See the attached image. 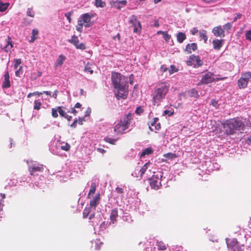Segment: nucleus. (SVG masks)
I'll return each instance as SVG.
<instances>
[{"label": "nucleus", "instance_id": "5fc2aeb1", "mask_svg": "<svg viewBox=\"0 0 251 251\" xmlns=\"http://www.w3.org/2000/svg\"><path fill=\"white\" fill-rule=\"evenodd\" d=\"M242 17V14L239 13H236L235 14V17L233 19V22H236L238 19H239L241 18Z\"/></svg>", "mask_w": 251, "mask_h": 251}, {"label": "nucleus", "instance_id": "c756f323", "mask_svg": "<svg viewBox=\"0 0 251 251\" xmlns=\"http://www.w3.org/2000/svg\"><path fill=\"white\" fill-rule=\"evenodd\" d=\"M38 34V30L37 29H34L32 30V36L30 42H33L36 39H37L36 36Z\"/></svg>", "mask_w": 251, "mask_h": 251}, {"label": "nucleus", "instance_id": "ddd939ff", "mask_svg": "<svg viewBox=\"0 0 251 251\" xmlns=\"http://www.w3.org/2000/svg\"><path fill=\"white\" fill-rule=\"evenodd\" d=\"M212 33L216 37H224L225 36L224 30L221 25L215 27L212 30Z\"/></svg>", "mask_w": 251, "mask_h": 251}, {"label": "nucleus", "instance_id": "bf43d9fd", "mask_svg": "<svg viewBox=\"0 0 251 251\" xmlns=\"http://www.w3.org/2000/svg\"><path fill=\"white\" fill-rule=\"evenodd\" d=\"M211 104L215 107L216 108H218V101H216V100H212L211 101Z\"/></svg>", "mask_w": 251, "mask_h": 251}, {"label": "nucleus", "instance_id": "a19ab883", "mask_svg": "<svg viewBox=\"0 0 251 251\" xmlns=\"http://www.w3.org/2000/svg\"><path fill=\"white\" fill-rule=\"evenodd\" d=\"M57 112H58V107H57L56 108H53L51 109V115L53 118H56L58 117V115Z\"/></svg>", "mask_w": 251, "mask_h": 251}, {"label": "nucleus", "instance_id": "e2e57ef3", "mask_svg": "<svg viewBox=\"0 0 251 251\" xmlns=\"http://www.w3.org/2000/svg\"><path fill=\"white\" fill-rule=\"evenodd\" d=\"M77 123V119H75L74 122L70 125L71 127L75 128L76 126Z\"/></svg>", "mask_w": 251, "mask_h": 251}, {"label": "nucleus", "instance_id": "4c0bfd02", "mask_svg": "<svg viewBox=\"0 0 251 251\" xmlns=\"http://www.w3.org/2000/svg\"><path fill=\"white\" fill-rule=\"evenodd\" d=\"M8 5H9V3H2L0 1V11H1V12L4 11L7 8Z\"/></svg>", "mask_w": 251, "mask_h": 251}, {"label": "nucleus", "instance_id": "f3484780", "mask_svg": "<svg viewBox=\"0 0 251 251\" xmlns=\"http://www.w3.org/2000/svg\"><path fill=\"white\" fill-rule=\"evenodd\" d=\"M91 19V17L90 16V14L89 13H85L81 15L79 18L78 20L81 21L83 24L86 23L85 26L88 27L89 26V23L90 22Z\"/></svg>", "mask_w": 251, "mask_h": 251}, {"label": "nucleus", "instance_id": "4be33fe9", "mask_svg": "<svg viewBox=\"0 0 251 251\" xmlns=\"http://www.w3.org/2000/svg\"><path fill=\"white\" fill-rule=\"evenodd\" d=\"M158 34H161L165 41L167 43L169 42L171 36L167 32L159 31H158Z\"/></svg>", "mask_w": 251, "mask_h": 251}, {"label": "nucleus", "instance_id": "2eb2a0df", "mask_svg": "<svg viewBox=\"0 0 251 251\" xmlns=\"http://www.w3.org/2000/svg\"><path fill=\"white\" fill-rule=\"evenodd\" d=\"M133 115L132 113H129L126 115L123 118V120L120 121L123 124L126 126L128 128L131 124V120L133 119Z\"/></svg>", "mask_w": 251, "mask_h": 251}, {"label": "nucleus", "instance_id": "052dcab7", "mask_svg": "<svg viewBox=\"0 0 251 251\" xmlns=\"http://www.w3.org/2000/svg\"><path fill=\"white\" fill-rule=\"evenodd\" d=\"M115 191L118 194H123L124 193L123 189L119 187L116 188Z\"/></svg>", "mask_w": 251, "mask_h": 251}, {"label": "nucleus", "instance_id": "58836bf2", "mask_svg": "<svg viewBox=\"0 0 251 251\" xmlns=\"http://www.w3.org/2000/svg\"><path fill=\"white\" fill-rule=\"evenodd\" d=\"M232 26V24L230 23H227L225 25H224L222 28L224 29L225 32V31H227L229 30H230Z\"/></svg>", "mask_w": 251, "mask_h": 251}, {"label": "nucleus", "instance_id": "0e129e2a", "mask_svg": "<svg viewBox=\"0 0 251 251\" xmlns=\"http://www.w3.org/2000/svg\"><path fill=\"white\" fill-rule=\"evenodd\" d=\"M68 112H71L73 113L75 115H76V114L78 113V111L75 109V108L73 107L72 108L71 111H68Z\"/></svg>", "mask_w": 251, "mask_h": 251}, {"label": "nucleus", "instance_id": "de8ad7c7", "mask_svg": "<svg viewBox=\"0 0 251 251\" xmlns=\"http://www.w3.org/2000/svg\"><path fill=\"white\" fill-rule=\"evenodd\" d=\"M166 249V246L161 242L158 243V250H165Z\"/></svg>", "mask_w": 251, "mask_h": 251}, {"label": "nucleus", "instance_id": "f257e3e1", "mask_svg": "<svg viewBox=\"0 0 251 251\" xmlns=\"http://www.w3.org/2000/svg\"><path fill=\"white\" fill-rule=\"evenodd\" d=\"M112 84L117 92L115 95L118 100H125L128 95V81L126 77L122 75L121 74L112 72L111 75Z\"/></svg>", "mask_w": 251, "mask_h": 251}, {"label": "nucleus", "instance_id": "6ab92c4d", "mask_svg": "<svg viewBox=\"0 0 251 251\" xmlns=\"http://www.w3.org/2000/svg\"><path fill=\"white\" fill-rule=\"evenodd\" d=\"M224 42V40L215 39L213 41L212 43L213 48L216 50H219L223 46Z\"/></svg>", "mask_w": 251, "mask_h": 251}, {"label": "nucleus", "instance_id": "f8f14e48", "mask_svg": "<svg viewBox=\"0 0 251 251\" xmlns=\"http://www.w3.org/2000/svg\"><path fill=\"white\" fill-rule=\"evenodd\" d=\"M100 194L98 193L95 195L93 199L90 201L89 203L90 207L93 208L94 209H96V207L100 203Z\"/></svg>", "mask_w": 251, "mask_h": 251}, {"label": "nucleus", "instance_id": "864d4df0", "mask_svg": "<svg viewBox=\"0 0 251 251\" xmlns=\"http://www.w3.org/2000/svg\"><path fill=\"white\" fill-rule=\"evenodd\" d=\"M73 13V11L69 12L65 14V16L67 18V20H68L69 22L70 23H71L72 19L71 18V14Z\"/></svg>", "mask_w": 251, "mask_h": 251}, {"label": "nucleus", "instance_id": "412c9836", "mask_svg": "<svg viewBox=\"0 0 251 251\" xmlns=\"http://www.w3.org/2000/svg\"><path fill=\"white\" fill-rule=\"evenodd\" d=\"M177 41L179 43H182L186 38V34L183 32H178L176 35Z\"/></svg>", "mask_w": 251, "mask_h": 251}, {"label": "nucleus", "instance_id": "39448f33", "mask_svg": "<svg viewBox=\"0 0 251 251\" xmlns=\"http://www.w3.org/2000/svg\"><path fill=\"white\" fill-rule=\"evenodd\" d=\"M251 78V72H244L241 74V77L238 80V86L240 89L246 88L249 81Z\"/></svg>", "mask_w": 251, "mask_h": 251}, {"label": "nucleus", "instance_id": "49530a36", "mask_svg": "<svg viewBox=\"0 0 251 251\" xmlns=\"http://www.w3.org/2000/svg\"><path fill=\"white\" fill-rule=\"evenodd\" d=\"M70 145L68 143H66L64 145H62L61 146V149L65 151H69L70 149Z\"/></svg>", "mask_w": 251, "mask_h": 251}, {"label": "nucleus", "instance_id": "2f4dec72", "mask_svg": "<svg viewBox=\"0 0 251 251\" xmlns=\"http://www.w3.org/2000/svg\"><path fill=\"white\" fill-rule=\"evenodd\" d=\"M95 5L97 7H104L106 5V3L104 1H102V0H95Z\"/></svg>", "mask_w": 251, "mask_h": 251}, {"label": "nucleus", "instance_id": "dca6fc26", "mask_svg": "<svg viewBox=\"0 0 251 251\" xmlns=\"http://www.w3.org/2000/svg\"><path fill=\"white\" fill-rule=\"evenodd\" d=\"M10 86V76L8 71H7L4 75V79L2 81V87L3 88H9Z\"/></svg>", "mask_w": 251, "mask_h": 251}, {"label": "nucleus", "instance_id": "aec40b11", "mask_svg": "<svg viewBox=\"0 0 251 251\" xmlns=\"http://www.w3.org/2000/svg\"><path fill=\"white\" fill-rule=\"evenodd\" d=\"M197 48V45L196 43L188 44L185 49V51L188 53H191L192 51H195Z\"/></svg>", "mask_w": 251, "mask_h": 251}, {"label": "nucleus", "instance_id": "603ef678", "mask_svg": "<svg viewBox=\"0 0 251 251\" xmlns=\"http://www.w3.org/2000/svg\"><path fill=\"white\" fill-rule=\"evenodd\" d=\"M62 106H58V113L60 116L62 117L66 112L62 109Z\"/></svg>", "mask_w": 251, "mask_h": 251}, {"label": "nucleus", "instance_id": "37998d69", "mask_svg": "<svg viewBox=\"0 0 251 251\" xmlns=\"http://www.w3.org/2000/svg\"><path fill=\"white\" fill-rule=\"evenodd\" d=\"M14 68L15 69H16L18 68V66L21 64L22 61L21 59H14Z\"/></svg>", "mask_w": 251, "mask_h": 251}, {"label": "nucleus", "instance_id": "0eeeda50", "mask_svg": "<svg viewBox=\"0 0 251 251\" xmlns=\"http://www.w3.org/2000/svg\"><path fill=\"white\" fill-rule=\"evenodd\" d=\"M169 85L165 82L158 84V98L165 97L169 90Z\"/></svg>", "mask_w": 251, "mask_h": 251}, {"label": "nucleus", "instance_id": "09e8293b", "mask_svg": "<svg viewBox=\"0 0 251 251\" xmlns=\"http://www.w3.org/2000/svg\"><path fill=\"white\" fill-rule=\"evenodd\" d=\"M42 94H43V93H42V92H39L38 91H36V92H34L33 93H29L27 95V97L30 98L31 96H34V95H38V96H40Z\"/></svg>", "mask_w": 251, "mask_h": 251}, {"label": "nucleus", "instance_id": "4d7b16f0", "mask_svg": "<svg viewBox=\"0 0 251 251\" xmlns=\"http://www.w3.org/2000/svg\"><path fill=\"white\" fill-rule=\"evenodd\" d=\"M198 32V30L196 27H193L190 30V33L193 35L197 33Z\"/></svg>", "mask_w": 251, "mask_h": 251}, {"label": "nucleus", "instance_id": "bb28decb", "mask_svg": "<svg viewBox=\"0 0 251 251\" xmlns=\"http://www.w3.org/2000/svg\"><path fill=\"white\" fill-rule=\"evenodd\" d=\"M199 35L201 39L203 40L204 42L206 43L208 39L206 31L205 30H200L199 32Z\"/></svg>", "mask_w": 251, "mask_h": 251}, {"label": "nucleus", "instance_id": "1a4fd4ad", "mask_svg": "<svg viewBox=\"0 0 251 251\" xmlns=\"http://www.w3.org/2000/svg\"><path fill=\"white\" fill-rule=\"evenodd\" d=\"M43 165L38 163H34L28 167V171L31 176L38 175V173L43 172Z\"/></svg>", "mask_w": 251, "mask_h": 251}, {"label": "nucleus", "instance_id": "a18cd8bd", "mask_svg": "<svg viewBox=\"0 0 251 251\" xmlns=\"http://www.w3.org/2000/svg\"><path fill=\"white\" fill-rule=\"evenodd\" d=\"M165 157L168 158L169 159H173L177 157V155L176 153H167L164 155Z\"/></svg>", "mask_w": 251, "mask_h": 251}, {"label": "nucleus", "instance_id": "f03ea898", "mask_svg": "<svg viewBox=\"0 0 251 251\" xmlns=\"http://www.w3.org/2000/svg\"><path fill=\"white\" fill-rule=\"evenodd\" d=\"M224 128L227 134H233L236 130H243L244 124L239 118H234L226 121L223 124Z\"/></svg>", "mask_w": 251, "mask_h": 251}, {"label": "nucleus", "instance_id": "473e14b6", "mask_svg": "<svg viewBox=\"0 0 251 251\" xmlns=\"http://www.w3.org/2000/svg\"><path fill=\"white\" fill-rule=\"evenodd\" d=\"M104 141L106 142L109 143L112 145H115L117 141V139L112 138L109 137H106L104 138Z\"/></svg>", "mask_w": 251, "mask_h": 251}, {"label": "nucleus", "instance_id": "69168bd1", "mask_svg": "<svg viewBox=\"0 0 251 251\" xmlns=\"http://www.w3.org/2000/svg\"><path fill=\"white\" fill-rule=\"evenodd\" d=\"M22 67L20 66L19 69L15 72V74H16V76H20V72L22 71Z\"/></svg>", "mask_w": 251, "mask_h": 251}, {"label": "nucleus", "instance_id": "7c9ffc66", "mask_svg": "<svg viewBox=\"0 0 251 251\" xmlns=\"http://www.w3.org/2000/svg\"><path fill=\"white\" fill-rule=\"evenodd\" d=\"M189 96L191 97L197 98L199 96L198 91L194 89H192L189 91L188 92Z\"/></svg>", "mask_w": 251, "mask_h": 251}, {"label": "nucleus", "instance_id": "72a5a7b5", "mask_svg": "<svg viewBox=\"0 0 251 251\" xmlns=\"http://www.w3.org/2000/svg\"><path fill=\"white\" fill-rule=\"evenodd\" d=\"M41 105L42 104L40 101L38 100H35L34 101V109L39 110L41 108Z\"/></svg>", "mask_w": 251, "mask_h": 251}, {"label": "nucleus", "instance_id": "c03bdc74", "mask_svg": "<svg viewBox=\"0 0 251 251\" xmlns=\"http://www.w3.org/2000/svg\"><path fill=\"white\" fill-rule=\"evenodd\" d=\"M147 165L148 163H146L139 170L141 176H142L144 174L146 171L147 170L148 168Z\"/></svg>", "mask_w": 251, "mask_h": 251}, {"label": "nucleus", "instance_id": "f704fd0d", "mask_svg": "<svg viewBox=\"0 0 251 251\" xmlns=\"http://www.w3.org/2000/svg\"><path fill=\"white\" fill-rule=\"evenodd\" d=\"M91 212V207L85 208L83 211V217L84 218H86Z\"/></svg>", "mask_w": 251, "mask_h": 251}, {"label": "nucleus", "instance_id": "ea45409f", "mask_svg": "<svg viewBox=\"0 0 251 251\" xmlns=\"http://www.w3.org/2000/svg\"><path fill=\"white\" fill-rule=\"evenodd\" d=\"M27 15L33 18L35 16L34 11L32 8H28L27 10Z\"/></svg>", "mask_w": 251, "mask_h": 251}, {"label": "nucleus", "instance_id": "a878e982", "mask_svg": "<svg viewBox=\"0 0 251 251\" xmlns=\"http://www.w3.org/2000/svg\"><path fill=\"white\" fill-rule=\"evenodd\" d=\"M65 59L66 57L63 54H60L57 60H56V62L55 63V66H61Z\"/></svg>", "mask_w": 251, "mask_h": 251}, {"label": "nucleus", "instance_id": "7ed1b4c3", "mask_svg": "<svg viewBox=\"0 0 251 251\" xmlns=\"http://www.w3.org/2000/svg\"><path fill=\"white\" fill-rule=\"evenodd\" d=\"M224 128L227 134H233L236 130H243L244 124L239 118H234L226 121L223 124Z\"/></svg>", "mask_w": 251, "mask_h": 251}, {"label": "nucleus", "instance_id": "338daca9", "mask_svg": "<svg viewBox=\"0 0 251 251\" xmlns=\"http://www.w3.org/2000/svg\"><path fill=\"white\" fill-rule=\"evenodd\" d=\"M203 2L207 3H210L215 2L217 0H201Z\"/></svg>", "mask_w": 251, "mask_h": 251}, {"label": "nucleus", "instance_id": "c85d7f7f", "mask_svg": "<svg viewBox=\"0 0 251 251\" xmlns=\"http://www.w3.org/2000/svg\"><path fill=\"white\" fill-rule=\"evenodd\" d=\"M153 152V150L151 147H149L144 150L140 155V157L145 156L146 155H149Z\"/></svg>", "mask_w": 251, "mask_h": 251}, {"label": "nucleus", "instance_id": "b1692460", "mask_svg": "<svg viewBox=\"0 0 251 251\" xmlns=\"http://www.w3.org/2000/svg\"><path fill=\"white\" fill-rule=\"evenodd\" d=\"M118 215V210L117 208H115L113 209L111 212L110 214V220L113 222L114 223L116 221V218H117Z\"/></svg>", "mask_w": 251, "mask_h": 251}, {"label": "nucleus", "instance_id": "c9c22d12", "mask_svg": "<svg viewBox=\"0 0 251 251\" xmlns=\"http://www.w3.org/2000/svg\"><path fill=\"white\" fill-rule=\"evenodd\" d=\"M84 71L86 73H89L91 75L93 74L94 73L93 70L91 69L88 63L85 65Z\"/></svg>", "mask_w": 251, "mask_h": 251}, {"label": "nucleus", "instance_id": "20e7f679", "mask_svg": "<svg viewBox=\"0 0 251 251\" xmlns=\"http://www.w3.org/2000/svg\"><path fill=\"white\" fill-rule=\"evenodd\" d=\"M226 78V77L216 78L215 77V75H214V74L210 72H208L206 73L204 75H203L200 83L206 84L214 82L215 81L224 80Z\"/></svg>", "mask_w": 251, "mask_h": 251}, {"label": "nucleus", "instance_id": "680f3d73", "mask_svg": "<svg viewBox=\"0 0 251 251\" xmlns=\"http://www.w3.org/2000/svg\"><path fill=\"white\" fill-rule=\"evenodd\" d=\"M173 113H174L171 111L166 110L163 112V115H168L169 116H171L173 114Z\"/></svg>", "mask_w": 251, "mask_h": 251}, {"label": "nucleus", "instance_id": "774afa93", "mask_svg": "<svg viewBox=\"0 0 251 251\" xmlns=\"http://www.w3.org/2000/svg\"><path fill=\"white\" fill-rule=\"evenodd\" d=\"M82 105L79 102H77L74 106L75 108H81Z\"/></svg>", "mask_w": 251, "mask_h": 251}, {"label": "nucleus", "instance_id": "8fccbe9b", "mask_svg": "<svg viewBox=\"0 0 251 251\" xmlns=\"http://www.w3.org/2000/svg\"><path fill=\"white\" fill-rule=\"evenodd\" d=\"M144 112V109L141 106H138L136 108V109L135 110V113L137 115H141L142 113H143Z\"/></svg>", "mask_w": 251, "mask_h": 251}, {"label": "nucleus", "instance_id": "79ce46f5", "mask_svg": "<svg viewBox=\"0 0 251 251\" xmlns=\"http://www.w3.org/2000/svg\"><path fill=\"white\" fill-rule=\"evenodd\" d=\"M177 71L178 69L174 65H171L169 69V72L170 74H173Z\"/></svg>", "mask_w": 251, "mask_h": 251}, {"label": "nucleus", "instance_id": "423d86ee", "mask_svg": "<svg viewBox=\"0 0 251 251\" xmlns=\"http://www.w3.org/2000/svg\"><path fill=\"white\" fill-rule=\"evenodd\" d=\"M188 66H193L195 68H198L202 65L203 61L199 56L191 55L189 56V60L187 61Z\"/></svg>", "mask_w": 251, "mask_h": 251}, {"label": "nucleus", "instance_id": "9b49d317", "mask_svg": "<svg viewBox=\"0 0 251 251\" xmlns=\"http://www.w3.org/2000/svg\"><path fill=\"white\" fill-rule=\"evenodd\" d=\"M68 42L74 45L77 49L84 50L86 49L84 44L82 43L79 44V40L76 35H73L71 38L68 40Z\"/></svg>", "mask_w": 251, "mask_h": 251}, {"label": "nucleus", "instance_id": "6e6d98bb", "mask_svg": "<svg viewBox=\"0 0 251 251\" xmlns=\"http://www.w3.org/2000/svg\"><path fill=\"white\" fill-rule=\"evenodd\" d=\"M91 113V109L90 108H88L85 112V115L84 117L85 118L86 117L89 116Z\"/></svg>", "mask_w": 251, "mask_h": 251}, {"label": "nucleus", "instance_id": "cd10ccee", "mask_svg": "<svg viewBox=\"0 0 251 251\" xmlns=\"http://www.w3.org/2000/svg\"><path fill=\"white\" fill-rule=\"evenodd\" d=\"M157 122V118H154L153 120L149 123L150 129L153 131L156 129V126L155 125Z\"/></svg>", "mask_w": 251, "mask_h": 251}, {"label": "nucleus", "instance_id": "6e6552de", "mask_svg": "<svg viewBox=\"0 0 251 251\" xmlns=\"http://www.w3.org/2000/svg\"><path fill=\"white\" fill-rule=\"evenodd\" d=\"M129 23L132 24V27H133V32L140 34L142 29L141 25L140 22L138 21L137 17L135 15L130 17Z\"/></svg>", "mask_w": 251, "mask_h": 251}, {"label": "nucleus", "instance_id": "9d476101", "mask_svg": "<svg viewBox=\"0 0 251 251\" xmlns=\"http://www.w3.org/2000/svg\"><path fill=\"white\" fill-rule=\"evenodd\" d=\"M13 47V43L11 38L8 36L7 39L2 40L0 42V48L5 51L8 52Z\"/></svg>", "mask_w": 251, "mask_h": 251}, {"label": "nucleus", "instance_id": "5701e85b", "mask_svg": "<svg viewBox=\"0 0 251 251\" xmlns=\"http://www.w3.org/2000/svg\"><path fill=\"white\" fill-rule=\"evenodd\" d=\"M97 185L95 182H92L91 186H90V189L89 190V193L87 195V199H90L91 194H93L95 193L96 190Z\"/></svg>", "mask_w": 251, "mask_h": 251}, {"label": "nucleus", "instance_id": "393cba45", "mask_svg": "<svg viewBox=\"0 0 251 251\" xmlns=\"http://www.w3.org/2000/svg\"><path fill=\"white\" fill-rule=\"evenodd\" d=\"M149 180L151 188L156 189L155 187L157 186V177L155 176H153L151 178H149Z\"/></svg>", "mask_w": 251, "mask_h": 251}, {"label": "nucleus", "instance_id": "4468645a", "mask_svg": "<svg viewBox=\"0 0 251 251\" xmlns=\"http://www.w3.org/2000/svg\"><path fill=\"white\" fill-rule=\"evenodd\" d=\"M128 127L120 122L114 127V131L118 134H122Z\"/></svg>", "mask_w": 251, "mask_h": 251}, {"label": "nucleus", "instance_id": "a211bd4d", "mask_svg": "<svg viewBox=\"0 0 251 251\" xmlns=\"http://www.w3.org/2000/svg\"><path fill=\"white\" fill-rule=\"evenodd\" d=\"M127 3V1L126 0H121V1H116L112 2V4L111 5L118 9H120L122 7L125 6Z\"/></svg>", "mask_w": 251, "mask_h": 251}, {"label": "nucleus", "instance_id": "13d9d810", "mask_svg": "<svg viewBox=\"0 0 251 251\" xmlns=\"http://www.w3.org/2000/svg\"><path fill=\"white\" fill-rule=\"evenodd\" d=\"M85 121V118L84 117H80L78 119H77V123L80 125H83V123L84 121Z\"/></svg>", "mask_w": 251, "mask_h": 251}, {"label": "nucleus", "instance_id": "3c124183", "mask_svg": "<svg viewBox=\"0 0 251 251\" xmlns=\"http://www.w3.org/2000/svg\"><path fill=\"white\" fill-rule=\"evenodd\" d=\"M246 38L249 41H251V30H247L245 32Z\"/></svg>", "mask_w": 251, "mask_h": 251}, {"label": "nucleus", "instance_id": "e433bc0d", "mask_svg": "<svg viewBox=\"0 0 251 251\" xmlns=\"http://www.w3.org/2000/svg\"><path fill=\"white\" fill-rule=\"evenodd\" d=\"M83 25V24L82 23L81 21L78 20L77 25L76 26V30L78 31L81 32L82 31Z\"/></svg>", "mask_w": 251, "mask_h": 251}]
</instances>
